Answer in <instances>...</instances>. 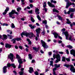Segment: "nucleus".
<instances>
[{
	"label": "nucleus",
	"mask_w": 75,
	"mask_h": 75,
	"mask_svg": "<svg viewBox=\"0 0 75 75\" xmlns=\"http://www.w3.org/2000/svg\"><path fill=\"white\" fill-rule=\"evenodd\" d=\"M62 41L61 40L59 41V44H61V43H62Z\"/></svg>",
	"instance_id": "338daca9"
},
{
	"label": "nucleus",
	"mask_w": 75,
	"mask_h": 75,
	"mask_svg": "<svg viewBox=\"0 0 75 75\" xmlns=\"http://www.w3.org/2000/svg\"><path fill=\"white\" fill-rule=\"evenodd\" d=\"M3 25L5 26H8V24H7L6 23H4L3 24Z\"/></svg>",
	"instance_id": "c03bdc74"
},
{
	"label": "nucleus",
	"mask_w": 75,
	"mask_h": 75,
	"mask_svg": "<svg viewBox=\"0 0 75 75\" xmlns=\"http://www.w3.org/2000/svg\"><path fill=\"white\" fill-rule=\"evenodd\" d=\"M29 57V58L31 59L33 57H32V56H31V54H29L28 55Z\"/></svg>",
	"instance_id": "473e14b6"
},
{
	"label": "nucleus",
	"mask_w": 75,
	"mask_h": 75,
	"mask_svg": "<svg viewBox=\"0 0 75 75\" xmlns=\"http://www.w3.org/2000/svg\"><path fill=\"white\" fill-rule=\"evenodd\" d=\"M65 31V29L63 28V29L61 31L62 32V34L63 35H65L66 36V39L67 40H68V37H69V35L68 34V32H65L64 31Z\"/></svg>",
	"instance_id": "423d86ee"
},
{
	"label": "nucleus",
	"mask_w": 75,
	"mask_h": 75,
	"mask_svg": "<svg viewBox=\"0 0 75 75\" xmlns=\"http://www.w3.org/2000/svg\"><path fill=\"white\" fill-rule=\"evenodd\" d=\"M16 59L18 60V62L19 63L18 67V69L21 68V64H23V59L21 58V57L18 54H16Z\"/></svg>",
	"instance_id": "7ed1b4c3"
},
{
	"label": "nucleus",
	"mask_w": 75,
	"mask_h": 75,
	"mask_svg": "<svg viewBox=\"0 0 75 75\" xmlns=\"http://www.w3.org/2000/svg\"><path fill=\"white\" fill-rule=\"evenodd\" d=\"M34 71V70H33V68L32 67H30L29 68V72L31 74Z\"/></svg>",
	"instance_id": "aec40b11"
},
{
	"label": "nucleus",
	"mask_w": 75,
	"mask_h": 75,
	"mask_svg": "<svg viewBox=\"0 0 75 75\" xmlns=\"http://www.w3.org/2000/svg\"><path fill=\"white\" fill-rule=\"evenodd\" d=\"M8 58L10 59L11 62H14V55L10 53L9 55H8Z\"/></svg>",
	"instance_id": "0eeeda50"
},
{
	"label": "nucleus",
	"mask_w": 75,
	"mask_h": 75,
	"mask_svg": "<svg viewBox=\"0 0 75 75\" xmlns=\"http://www.w3.org/2000/svg\"><path fill=\"white\" fill-rule=\"evenodd\" d=\"M50 71V69H45V72H48V71Z\"/></svg>",
	"instance_id": "09e8293b"
},
{
	"label": "nucleus",
	"mask_w": 75,
	"mask_h": 75,
	"mask_svg": "<svg viewBox=\"0 0 75 75\" xmlns=\"http://www.w3.org/2000/svg\"><path fill=\"white\" fill-rule=\"evenodd\" d=\"M40 30H41V28H38L36 30L37 33L36 35L38 37H39V34L40 33Z\"/></svg>",
	"instance_id": "ddd939ff"
},
{
	"label": "nucleus",
	"mask_w": 75,
	"mask_h": 75,
	"mask_svg": "<svg viewBox=\"0 0 75 75\" xmlns=\"http://www.w3.org/2000/svg\"><path fill=\"white\" fill-rule=\"evenodd\" d=\"M13 72L14 73V74H15V75H17V72L16 71H13Z\"/></svg>",
	"instance_id": "6e6d98bb"
},
{
	"label": "nucleus",
	"mask_w": 75,
	"mask_h": 75,
	"mask_svg": "<svg viewBox=\"0 0 75 75\" xmlns=\"http://www.w3.org/2000/svg\"><path fill=\"white\" fill-rule=\"evenodd\" d=\"M48 54L49 55H51V54H52V52H49L48 53Z\"/></svg>",
	"instance_id": "de8ad7c7"
},
{
	"label": "nucleus",
	"mask_w": 75,
	"mask_h": 75,
	"mask_svg": "<svg viewBox=\"0 0 75 75\" xmlns=\"http://www.w3.org/2000/svg\"><path fill=\"white\" fill-rule=\"evenodd\" d=\"M24 46H25V47H27V48H29V46H28L27 45H24Z\"/></svg>",
	"instance_id": "052dcab7"
},
{
	"label": "nucleus",
	"mask_w": 75,
	"mask_h": 75,
	"mask_svg": "<svg viewBox=\"0 0 75 75\" xmlns=\"http://www.w3.org/2000/svg\"><path fill=\"white\" fill-rule=\"evenodd\" d=\"M21 19L22 21H24V20H25V18H21Z\"/></svg>",
	"instance_id": "0e129e2a"
},
{
	"label": "nucleus",
	"mask_w": 75,
	"mask_h": 75,
	"mask_svg": "<svg viewBox=\"0 0 75 75\" xmlns=\"http://www.w3.org/2000/svg\"><path fill=\"white\" fill-rule=\"evenodd\" d=\"M69 10H70V12H74V11H75V9L72 8H70L69 9Z\"/></svg>",
	"instance_id": "393cba45"
},
{
	"label": "nucleus",
	"mask_w": 75,
	"mask_h": 75,
	"mask_svg": "<svg viewBox=\"0 0 75 75\" xmlns=\"http://www.w3.org/2000/svg\"><path fill=\"white\" fill-rule=\"evenodd\" d=\"M50 67L52 66V67H54V65H53V61H50Z\"/></svg>",
	"instance_id": "b1692460"
},
{
	"label": "nucleus",
	"mask_w": 75,
	"mask_h": 75,
	"mask_svg": "<svg viewBox=\"0 0 75 75\" xmlns=\"http://www.w3.org/2000/svg\"><path fill=\"white\" fill-rule=\"evenodd\" d=\"M53 34L54 35V38H58V37L60 39V40H62V38L61 36H58V34L56 33H53Z\"/></svg>",
	"instance_id": "1a4fd4ad"
},
{
	"label": "nucleus",
	"mask_w": 75,
	"mask_h": 75,
	"mask_svg": "<svg viewBox=\"0 0 75 75\" xmlns=\"http://www.w3.org/2000/svg\"><path fill=\"white\" fill-rule=\"evenodd\" d=\"M71 12L69 10V11L68 12H67V14H70V13H71Z\"/></svg>",
	"instance_id": "bf43d9fd"
},
{
	"label": "nucleus",
	"mask_w": 75,
	"mask_h": 75,
	"mask_svg": "<svg viewBox=\"0 0 75 75\" xmlns=\"http://www.w3.org/2000/svg\"><path fill=\"white\" fill-rule=\"evenodd\" d=\"M31 21L33 22V23H34V22H35V20L34 19V18H33L31 17Z\"/></svg>",
	"instance_id": "72a5a7b5"
},
{
	"label": "nucleus",
	"mask_w": 75,
	"mask_h": 75,
	"mask_svg": "<svg viewBox=\"0 0 75 75\" xmlns=\"http://www.w3.org/2000/svg\"><path fill=\"white\" fill-rule=\"evenodd\" d=\"M42 23L45 24H47V21L46 20L43 21H42Z\"/></svg>",
	"instance_id": "a878e982"
},
{
	"label": "nucleus",
	"mask_w": 75,
	"mask_h": 75,
	"mask_svg": "<svg viewBox=\"0 0 75 75\" xmlns=\"http://www.w3.org/2000/svg\"><path fill=\"white\" fill-rule=\"evenodd\" d=\"M5 47L6 48H10L11 47V45H10L9 44H6Z\"/></svg>",
	"instance_id": "412c9836"
},
{
	"label": "nucleus",
	"mask_w": 75,
	"mask_h": 75,
	"mask_svg": "<svg viewBox=\"0 0 75 75\" xmlns=\"http://www.w3.org/2000/svg\"><path fill=\"white\" fill-rule=\"evenodd\" d=\"M37 17L39 20L40 21L41 20V18H40L39 15H37Z\"/></svg>",
	"instance_id": "4c0bfd02"
},
{
	"label": "nucleus",
	"mask_w": 75,
	"mask_h": 75,
	"mask_svg": "<svg viewBox=\"0 0 75 75\" xmlns=\"http://www.w3.org/2000/svg\"><path fill=\"white\" fill-rule=\"evenodd\" d=\"M7 66L8 67H13V68H16V65H15V64H10V63H8L7 65Z\"/></svg>",
	"instance_id": "9b49d317"
},
{
	"label": "nucleus",
	"mask_w": 75,
	"mask_h": 75,
	"mask_svg": "<svg viewBox=\"0 0 75 75\" xmlns=\"http://www.w3.org/2000/svg\"><path fill=\"white\" fill-rule=\"evenodd\" d=\"M64 67H66L67 68H69L70 66V70L71 72H73V73L75 72V69L74 68V67L73 65H69L67 64H65Z\"/></svg>",
	"instance_id": "39448f33"
},
{
	"label": "nucleus",
	"mask_w": 75,
	"mask_h": 75,
	"mask_svg": "<svg viewBox=\"0 0 75 75\" xmlns=\"http://www.w3.org/2000/svg\"><path fill=\"white\" fill-rule=\"evenodd\" d=\"M69 40H70V41H73V39H72V37L71 36H70L69 37Z\"/></svg>",
	"instance_id": "ea45409f"
},
{
	"label": "nucleus",
	"mask_w": 75,
	"mask_h": 75,
	"mask_svg": "<svg viewBox=\"0 0 75 75\" xmlns=\"http://www.w3.org/2000/svg\"><path fill=\"white\" fill-rule=\"evenodd\" d=\"M56 70H57V68L56 67L54 68L53 69V71H56Z\"/></svg>",
	"instance_id": "864d4df0"
},
{
	"label": "nucleus",
	"mask_w": 75,
	"mask_h": 75,
	"mask_svg": "<svg viewBox=\"0 0 75 75\" xmlns=\"http://www.w3.org/2000/svg\"><path fill=\"white\" fill-rule=\"evenodd\" d=\"M28 13H30V14H32L33 13V11L31 10V11H28Z\"/></svg>",
	"instance_id": "49530a36"
},
{
	"label": "nucleus",
	"mask_w": 75,
	"mask_h": 75,
	"mask_svg": "<svg viewBox=\"0 0 75 75\" xmlns=\"http://www.w3.org/2000/svg\"><path fill=\"white\" fill-rule=\"evenodd\" d=\"M57 17H58L59 20H60L62 21V17H61V16H57Z\"/></svg>",
	"instance_id": "c756f323"
},
{
	"label": "nucleus",
	"mask_w": 75,
	"mask_h": 75,
	"mask_svg": "<svg viewBox=\"0 0 75 75\" xmlns=\"http://www.w3.org/2000/svg\"><path fill=\"white\" fill-rule=\"evenodd\" d=\"M53 12H56V13H58V11L55 8H53Z\"/></svg>",
	"instance_id": "cd10ccee"
},
{
	"label": "nucleus",
	"mask_w": 75,
	"mask_h": 75,
	"mask_svg": "<svg viewBox=\"0 0 75 75\" xmlns=\"http://www.w3.org/2000/svg\"><path fill=\"white\" fill-rule=\"evenodd\" d=\"M29 2H30V3H33V0H29Z\"/></svg>",
	"instance_id": "69168bd1"
},
{
	"label": "nucleus",
	"mask_w": 75,
	"mask_h": 75,
	"mask_svg": "<svg viewBox=\"0 0 75 75\" xmlns=\"http://www.w3.org/2000/svg\"><path fill=\"white\" fill-rule=\"evenodd\" d=\"M23 73H24V71H21L19 72V74L20 75H22L23 74Z\"/></svg>",
	"instance_id": "e433bc0d"
},
{
	"label": "nucleus",
	"mask_w": 75,
	"mask_h": 75,
	"mask_svg": "<svg viewBox=\"0 0 75 75\" xmlns=\"http://www.w3.org/2000/svg\"><path fill=\"white\" fill-rule=\"evenodd\" d=\"M45 27L47 29H48V26L47 25H45Z\"/></svg>",
	"instance_id": "4d7b16f0"
},
{
	"label": "nucleus",
	"mask_w": 75,
	"mask_h": 75,
	"mask_svg": "<svg viewBox=\"0 0 75 75\" xmlns=\"http://www.w3.org/2000/svg\"><path fill=\"white\" fill-rule=\"evenodd\" d=\"M11 27L12 28H15V26L14 25V24L13 23H12L11 24Z\"/></svg>",
	"instance_id": "2f4dec72"
},
{
	"label": "nucleus",
	"mask_w": 75,
	"mask_h": 75,
	"mask_svg": "<svg viewBox=\"0 0 75 75\" xmlns=\"http://www.w3.org/2000/svg\"><path fill=\"white\" fill-rule=\"evenodd\" d=\"M3 36L4 37L3 38V40H7V36L6 35H3Z\"/></svg>",
	"instance_id": "4be33fe9"
},
{
	"label": "nucleus",
	"mask_w": 75,
	"mask_h": 75,
	"mask_svg": "<svg viewBox=\"0 0 75 75\" xmlns=\"http://www.w3.org/2000/svg\"><path fill=\"white\" fill-rule=\"evenodd\" d=\"M48 4L50 7H55V6L53 4H52L50 2H48Z\"/></svg>",
	"instance_id": "a211bd4d"
},
{
	"label": "nucleus",
	"mask_w": 75,
	"mask_h": 75,
	"mask_svg": "<svg viewBox=\"0 0 75 75\" xmlns=\"http://www.w3.org/2000/svg\"><path fill=\"white\" fill-rule=\"evenodd\" d=\"M43 8H45L46 7H47V3L46 2H44L43 4Z\"/></svg>",
	"instance_id": "bb28decb"
},
{
	"label": "nucleus",
	"mask_w": 75,
	"mask_h": 75,
	"mask_svg": "<svg viewBox=\"0 0 75 75\" xmlns=\"http://www.w3.org/2000/svg\"><path fill=\"white\" fill-rule=\"evenodd\" d=\"M54 66L55 68H59V67H60V64H59L58 65L57 64H55L54 65Z\"/></svg>",
	"instance_id": "5701e85b"
},
{
	"label": "nucleus",
	"mask_w": 75,
	"mask_h": 75,
	"mask_svg": "<svg viewBox=\"0 0 75 75\" xmlns=\"http://www.w3.org/2000/svg\"><path fill=\"white\" fill-rule=\"evenodd\" d=\"M71 5H75V4L74 3H71V2H68L66 4V8H68V7H69V6H71Z\"/></svg>",
	"instance_id": "9d476101"
},
{
	"label": "nucleus",
	"mask_w": 75,
	"mask_h": 75,
	"mask_svg": "<svg viewBox=\"0 0 75 75\" xmlns=\"http://www.w3.org/2000/svg\"><path fill=\"white\" fill-rule=\"evenodd\" d=\"M29 27H30L31 29H33V28H34V26H33V25H32L31 24H30L29 25Z\"/></svg>",
	"instance_id": "c85d7f7f"
},
{
	"label": "nucleus",
	"mask_w": 75,
	"mask_h": 75,
	"mask_svg": "<svg viewBox=\"0 0 75 75\" xmlns=\"http://www.w3.org/2000/svg\"><path fill=\"white\" fill-rule=\"evenodd\" d=\"M67 48H72V46L70 45L67 46Z\"/></svg>",
	"instance_id": "58836bf2"
},
{
	"label": "nucleus",
	"mask_w": 75,
	"mask_h": 75,
	"mask_svg": "<svg viewBox=\"0 0 75 75\" xmlns=\"http://www.w3.org/2000/svg\"><path fill=\"white\" fill-rule=\"evenodd\" d=\"M53 42H57V40L55 39H54L53 40Z\"/></svg>",
	"instance_id": "774afa93"
},
{
	"label": "nucleus",
	"mask_w": 75,
	"mask_h": 75,
	"mask_svg": "<svg viewBox=\"0 0 75 75\" xmlns=\"http://www.w3.org/2000/svg\"><path fill=\"white\" fill-rule=\"evenodd\" d=\"M53 71V74L54 75H57V74H56V73L55 72V71Z\"/></svg>",
	"instance_id": "680f3d73"
},
{
	"label": "nucleus",
	"mask_w": 75,
	"mask_h": 75,
	"mask_svg": "<svg viewBox=\"0 0 75 75\" xmlns=\"http://www.w3.org/2000/svg\"><path fill=\"white\" fill-rule=\"evenodd\" d=\"M13 43L14 44L16 42V41H20L21 40V38H17L16 39H13Z\"/></svg>",
	"instance_id": "dca6fc26"
},
{
	"label": "nucleus",
	"mask_w": 75,
	"mask_h": 75,
	"mask_svg": "<svg viewBox=\"0 0 75 75\" xmlns=\"http://www.w3.org/2000/svg\"><path fill=\"white\" fill-rule=\"evenodd\" d=\"M8 37L9 38L11 39V40L12 39V37H13L11 35H8Z\"/></svg>",
	"instance_id": "f704fd0d"
},
{
	"label": "nucleus",
	"mask_w": 75,
	"mask_h": 75,
	"mask_svg": "<svg viewBox=\"0 0 75 75\" xmlns=\"http://www.w3.org/2000/svg\"><path fill=\"white\" fill-rule=\"evenodd\" d=\"M70 54L73 55L74 57H75V50L74 49L70 50Z\"/></svg>",
	"instance_id": "2eb2a0df"
},
{
	"label": "nucleus",
	"mask_w": 75,
	"mask_h": 75,
	"mask_svg": "<svg viewBox=\"0 0 75 75\" xmlns=\"http://www.w3.org/2000/svg\"><path fill=\"white\" fill-rule=\"evenodd\" d=\"M40 52L42 53V54H44V52H43L42 50H40Z\"/></svg>",
	"instance_id": "e2e57ef3"
},
{
	"label": "nucleus",
	"mask_w": 75,
	"mask_h": 75,
	"mask_svg": "<svg viewBox=\"0 0 75 75\" xmlns=\"http://www.w3.org/2000/svg\"><path fill=\"white\" fill-rule=\"evenodd\" d=\"M23 35H25L26 37H28V36L30 38H32L33 37H35V35L32 33H22L21 34V36L22 37H23Z\"/></svg>",
	"instance_id": "f257e3e1"
},
{
	"label": "nucleus",
	"mask_w": 75,
	"mask_h": 75,
	"mask_svg": "<svg viewBox=\"0 0 75 75\" xmlns=\"http://www.w3.org/2000/svg\"><path fill=\"white\" fill-rule=\"evenodd\" d=\"M62 61L65 62V57H62Z\"/></svg>",
	"instance_id": "c9c22d12"
},
{
	"label": "nucleus",
	"mask_w": 75,
	"mask_h": 75,
	"mask_svg": "<svg viewBox=\"0 0 75 75\" xmlns=\"http://www.w3.org/2000/svg\"><path fill=\"white\" fill-rule=\"evenodd\" d=\"M33 50H35V51H37V48L36 47H33Z\"/></svg>",
	"instance_id": "a19ab883"
},
{
	"label": "nucleus",
	"mask_w": 75,
	"mask_h": 75,
	"mask_svg": "<svg viewBox=\"0 0 75 75\" xmlns=\"http://www.w3.org/2000/svg\"><path fill=\"white\" fill-rule=\"evenodd\" d=\"M66 60H67V61H70V59L69 58H66Z\"/></svg>",
	"instance_id": "3c124183"
},
{
	"label": "nucleus",
	"mask_w": 75,
	"mask_h": 75,
	"mask_svg": "<svg viewBox=\"0 0 75 75\" xmlns=\"http://www.w3.org/2000/svg\"><path fill=\"white\" fill-rule=\"evenodd\" d=\"M53 57L54 59H55V58L57 59L55 62V63H58V62L61 61V56L59 54H53Z\"/></svg>",
	"instance_id": "f03ea898"
},
{
	"label": "nucleus",
	"mask_w": 75,
	"mask_h": 75,
	"mask_svg": "<svg viewBox=\"0 0 75 75\" xmlns=\"http://www.w3.org/2000/svg\"><path fill=\"white\" fill-rule=\"evenodd\" d=\"M59 53L60 54H64V53L63 52H59Z\"/></svg>",
	"instance_id": "603ef678"
},
{
	"label": "nucleus",
	"mask_w": 75,
	"mask_h": 75,
	"mask_svg": "<svg viewBox=\"0 0 75 75\" xmlns=\"http://www.w3.org/2000/svg\"><path fill=\"white\" fill-rule=\"evenodd\" d=\"M41 43L42 44V45L44 48H48V46L47 45V43L42 40H41Z\"/></svg>",
	"instance_id": "6e6552de"
},
{
	"label": "nucleus",
	"mask_w": 75,
	"mask_h": 75,
	"mask_svg": "<svg viewBox=\"0 0 75 75\" xmlns=\"http://www.w3.org/2000/svg\"><path fill=\"white\" fill-rule=\"evenodd\" d=\"M15 13L16 14H17V15H18V13L16 12V11L14 10H12L11 12H10L9 13V17H11L12 18H15V17L14 16H12V15L13 14H14Z\"/></svg>",
	"instance_id": "20e7f679"
},
{
	"label": "nucleus",
	"mask_w": 75,
	"mask_h": 75,
	"mask_svg": "<svg viewBox=\"0 0 75 75\" xmlns=\"http://www.w3.org/2000/svg\"><path fill=\"white\" fill-rule=\"evenodd\" d=\"M27 40L29 44L30 45V44H31V41H30V39H27Z\"/></svg>",
	"instance_id": "7c9ffc66"
},
{
	"label": "nucleus",
	"mask_w": 75,
	"mask_h": 75,
	"mask_svg": "<svg viewBox=\"0 0 75 75\" xmlns=\"http://www.w3.org/2000/svg\"><path fill=\"white\" fill-rule=\"evenodd\" d=\"M69 0H65V1L66 2H67V3H69Z\"/></svg>",
	"instance_id": "13d9d810"
},
{
	"label": "nucleus",
	"mask_w": 75,
	"mask_h": 75,
	"mask_svg": "<svg viewBox=\"0 0 75 75\" xmlns=\"http://www.w3.org/2000/svg\"><path fill=\"white\" fill-rule=\"evenodd\" d=\"M73 15H74V13H71L70 15V18H72V17H73Z\"/></svg>",
	"instance_id": "a18cd8bd"
},
{
	"label": "nucleus",
	"mask_w": 75,
	"mask_h": 75,
	"mask_svg": "<svg viewBox=\"0 0 75 75\" xmlns=\"http://www.w3.org/2000/svg\"><path fill=\"white\" fill-rule=\"evenodd\" d=\"M29 6H30V7H31V8H33V4H30L29 5Z\"/></svg>",
	"instance_id": "5fc2aeb1"
},
{
	"label": "nucleus",
	"mask_w": 75,
	"mask_h": 75,
	"mask_svg": "<svg viewBox=\"0 0 75 75\" xmlns=\"http://www.w3.org/2000/svg\"><path fill=\"white\" fill-rule=\"evenodd\" d=\"M7 67L6 66H5L3 67V71L4 74H5L7 72Z\"/></svg>",
	"instance_id": "4468645a"
},
{
	"label": "nucleus",
	"mask_w": 75,
	"mask_h": 75,
	"mask_svg": "<svg viewBox=\"0 0 75 75\" xmlns=\"http://www.w3.org/2000/svg\"><path fill=\"white\" fill-rule=\"evenodd\" d=\"M67 23L68 24H70V25L71 26V27L73 26V25H75V22H73V24H71V22L69 21V20L68 19H67Z\"/></svg>",
	"instance_id": "f8f14e48"
},
{
	"label": "nucleus",
	"mask_w": 75,
	"mask_h": 75,
	"mask_svg": "<svg viewBox=\"0 0 75 75\" xmlns=\"http://www.w3.org/2000/svg\"><path fill=\"white\" fill-rule=\"evenodd\" d=\"M35 12L36 14H40V12H39V9L38 8H35Z\"/></svg>",
	"instance_id": "6ab92c4d"
},
{
	"label": "nucleus",
	"mask_w": 75,
	"mask_h": 75,
	"mask_svg": "<svg viewBox=\"0 0 75 75\" xmlns=\"http://www.w3.org/2000/svg\"><path fill=\"white\" fill-rule=\"evenodd\" d=\"M66 52L67 54H69V51L68 49H67L66 50Z\"/></svg>",
	"instance_id": "8fccbe9b"
},
{
	"label": "nucleus",
	"mask_w": 75,
	"mask_h": 75,
	"mask_svg": "<svg viewBox=\"0 0 75 75\" xmlns=\"http://www.w3.org/2000/svg\"><path fill=\"white\" fill-rule=\"evenodd\" d=\"M21 10V8H18L17 9V11L18 12L19 11V10Z\"/></svg>",
	"instance_id": "79ce46f5"
},
{
	"label": "nucleus",
	"mask_w": 75,
	"mask_h": 75,
	"mask_svg": "<svg viewBox=\"0 0 75 75\" xmlns=\"http://www.w3.org/2000/svg\"><path fill=\"white\" fill-rule=\"evenodd\" d=\"M8 10H9V8H8V7H6V9L5 10L4 12L3 13V15H5V14H6Z\"/></svg>",
	"instance_id": "f3484780"
},
{
	"label": "nucleus",
	"mask_w": 75,
	"mask_h": 75,
	"mask_svg": "<svg viewBox=\"0 0 75 75\" xmlns=\"http://www.w3.org/2000/svg\"><path fill=\"white\" fill-rule=\"evenodd\" d=\"M19 47L20 48V49L21 50H22L23 48V47L20 46Z\"/></svg>",
	"instance_id": "37998d69"
}]
</instances>
